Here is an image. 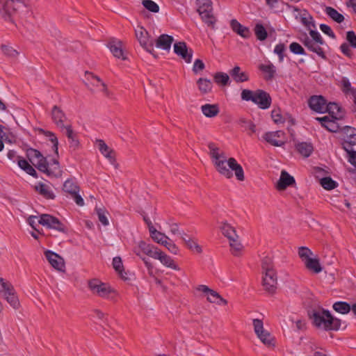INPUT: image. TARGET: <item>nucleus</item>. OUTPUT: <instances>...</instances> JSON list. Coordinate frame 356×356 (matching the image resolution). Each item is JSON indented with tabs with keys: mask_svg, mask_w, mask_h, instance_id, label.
<instances>
[{
	"mask_svg": "<svg viewBox=\"0 0 356 356\" xmlns=\"http://www.w3.org/2000/svg\"><path fill=\"white\" fill-rule=\"evenodd\" d=\"M207 147L211 162L220 175L231 179L234 172L238 181L245 180L243 169L234 157H227L225 151L213 142L209 143Z\"/></svg>",
	"mask_w": 356,
	"mask_h": 356,
	"instance_id": "nucleus-1",
	"label": "nucleus"
},
{
	"mask_svg": "<svg viewBox=\"0 0 356 356\" xmlns=\"http://www.w3.org/2000/svg\"><path fill=\"white\" fill-rule=\"evenodd\" d=\"M26 155L29 161L40 171L45 173L49 177L58 178L62 176L63 170L58 159H53L50 163H48L40 152L33 148L28 149Z\"/></svg>",
	"mask_w": 356,
	"mask_h": 356,
	"instance_id": "nucleus-2",
	"label": "nucleus"
},
{
	"mask_svg": "<svg viewBox=\"0 0 356 356\" xmlns=\"http://www.w3.org/2000/svg\"><path fill=\"white\" fill-rule=\"evenodd\" d=\"M262 285L264 290L273 294L277 285V277L271 258L266 257L261 261Z\"/></svg>",
	"mask_w": 356,
	"mask_h": 356,
	"instance_id": "nucleus-3",
	"label": "nucleus"
},
{
	"mask_svg": "<svg viewBox=\"0 0 356 356\" xmlns=\"http://www.w3.org/2000/svg\"><path fill=\"white\" fill-rule=\"evenodd\" d=\"M310 318L315 326L325 330H337L341 326V321L334 318L328 311L324 309L313 310Z\"/></svg>",
	"mask_w": 356,
	"mask_h": 356,
	"instance_id": "nucleus-4",
	"label": "nucleus"
},
{
	"mask_svg": "<svg viewBox=\"0 0 356 356\" xmlns=\"http://www.w3.org/2000/svg\"><path fill=\"white\" fill-rule=\"evenodd\" d=\"M88 288L93 295L113 302H117L119 297V293L114 289L97 279L88 282Z\"/></svg>",
	"mask_w": 356,
	"mask_h": 356,
	"instance_id": "nucleus-5",
	"label": "nucleus"
},
{
	"mask_svg": "<svg viewBox=\"0 0 356 356\" xmlns=\"http://www.w3.org/2000/svg\"><path fill=\"white\" fill-rule=\"evenodd\" d=\"M197 12L202 22L210 29H215L218 19L213 13L211 1H197Z\"/></svg>",
	"mask_w": 356,
	"mask_h": 356,
	"instance_id": "nucleus-6",
	"label": "nucleus"
},
{
	"mask_svg": "<svg viewBox=\"0 0 356 356\" xmlns=\"http://www.w3.org/2000/svg\"><path fill=\"white\" fill-rule=\"evenodd\" d=\"M159 250V249L158 248L148 244L143 241H139L133 249L134 252L143 261L145 266L149 270V275L152 274L153 265L148 259L143 257L141 254L143 253L153 259H155Z\"/></svg>",
	"mask_w": 356,
	"mask_h": 356,
	"instance_id": "nucleus-7",
	"label": "nucleus"
},
{
	"mask_svg": "<svg viewBox=\"0 0 356 356\" xmlns=\"http://www.w3.org/2000/svg\"><path fill=\"white\" fill-rule=\"evenodd\" d=\"M0 295L14 309L19 308V300L14 286L1 277H0Z\"/></svg>",
	"mask_w": 356,
	"mask_h": 356,
	"instance_id": "nucleus-8",
	"label": "nucleus"
},
{
	"mask_svg": "<svg viewBox=\"0 0 356 356\" xmlns=\"http://www.w3.org/2000/svg\"><path fill=\"white\" fill-rule=\"evenodd\" d=\"M85 84L91 92H102L105 96L110 97L111 92L108 90L106 83L97 76L92 72H86Z\"/></svg>",
	"mask_w": 356,
	"mask_h": 356,
	"instance_id": "nucleus-9",
	"label": "nucleus"
},
{
	"mask_svg": "<svg viewBox=\"0 0 356 356\" xmlns=\"http://www.w3.org/2000/svg\"><path fill=\"white\" fill-rule=\"evenodd\" d=\"M135 35L140 44L146 49L148 52L152 54L154 57L156 55L154 54V41L150 38L149 33L142 26L138 25L134 29Z\"/></svg>",
	"mask_w": 356,
	"mask_h": 356,
	"instance_id": "nucleus-10",
	"label": "nucleus"
},
{
	"mask_svg": "<svg viewBox=\"0 0 356 356\" xmlns=\"http://www.w3.org/2000/svg\"><path fill=\"white\" fill-rule=\"evenodd\" d=\"M26 7L25 1H0V14L6 20H10L13 13L23 11Z\"/></svg>",
	"mask_w": 356,
	"mask_h": 356,
	"instance_id": "nucleus-11",
	"label": "nucleus"
},
{
	"mask_svg": "<svg viewBox=\"0 0 356 356\" xmlns=\"http://www.w3.org/2000/svg\"><path fill=\"white\" fill-rule=\"evenodd\" d=\"M38 223L49 229H54L63 233H67L66 227L56 217L49 214H42Z\"/></svg>",
	"mask_w": 356,
	"mask_h": 356,
	"instance_id": "nucleus-12",
	"label": "nucleus"
},
{
	"mask_svg": "<svg viewBox=\"0 0 356 356\" xmlns=\"http://www.w3.org/2000/svg\"><path fill=\"white\" fill-rule=\"evenodd\" d=\"M263 138L275 147H282L286 143L285 134L282 131H269L264 134Z\"/></svg>",
	"mask_w": 356,
	"mask_h": 356,
	"instance_id": "nucleus-13",
	"label": "nucleus"
},
{
	"mask_svg": "<svg viewBox=\"0 0 356 356\" xmlns=\"http://www.w3.org/2000/svg\"><path fill=\"white\" fill-rule=\"evenodd\" d=\"M300 40L309 51L316 53L323 59L326 58L325 52L321 47V44L315 42L313 40H310V38L306 33L300 38Z\"/></svg>",
	"mask_w": 356,
	"mask_h": 356,
	"instance_id": "nucleus-14",
	"label": "nucleus"
},
{
	"mask_svg": "<svg viewBox=\"0 0 356 356\" xmlns=\"http://www.w3.org/2000/svg\"><path fill=\"white\" fill-rule=\"evenodd\" d=\"M44 255L50 265L54 269L60 272L65 271V261L63 257L51 250H46Z\"/></svg>",
	"mask_w": 356,
	"mask_h": 356,
	"instance_id": "nucleus-15",
	"label": "nucleus"
},
{
	"mask_svg": "<svg viewBox=\"0 0 356 356\" xmlns=\"http://www.w3.org/2000/svg\"><path fill=\"white\" fill-rule=\"evenodd\" d=\"M294 13L295 17L300 19L302 24L309 31L312 30V28H315V23L313 17L307 13V10H300L296 7L292 8Z\"/></svg>",
	"mask_w": 356,
	"mask_h": 356,
	"instance_id": "nucleus-16",
	"label": "nucleus"
},
{
	"mask_svg": "<svg viewBox=\"0 0 356 356\" xmlns=\"http://www.w3.org/2000/svg\"><path fill=\"white\" fill-rule=\"evenodd\" d=\"M97 143L100 152L112 165L115 166V168H118L119 167V164L116 162L115 152L110 148L103 140H97Z\"/></svg>",
	"mask_w": 356,
	"mask_h": 356,
	"instance_id": "nucleus-17",
	"label": "nucleus"
},
{
	"mask_svg": "<svg viewBox=\"0 0 356 356\" xmlns=\"http://www.w3.org/2000/svg\"><path fill=\"white\" fill-rule=\"evenodd\" d=\"M310 108L317 113H324L326 112L327 102L321 95H314L309 99Z\"/></svg>",
	"mask_w": 356,
	"mask_h": 356,
	"instance_id": "nucleus-18",
	"label": "nucleus"
},
{
	"mask_svg": "<svg viewBox=\"0 0 356 356\" xmlns=\"http://www.w3.org/2000/svg\"><path fill=\"white\" fill-rule=\"evenodd\" d=\"M253 102L257 104L260 108L266 109L270 106L271 98L266 92L257 90L255 91Z\"/></svg>",
	"mask_w": 356,
	"mask_h": 356,
	"instance_id": "nucleus-19",
	"label": "nucleus"
},
{
	"mask_svg": "<svg viewBox=\"0 0 356 356\" xmlns=\"http://www.w3.org/2000/svg\"><path fill=\"white\" fill-rule=\"evenodd\" d=\"M174 51L181 56L186 63H190L192 60L193 50L187 48L184 42H179L174 44Z\"/></svg>",
	"mask_w": 356,
	"mask_h": 356,
	"instance_id": "nucleus-20",
	"label": "nucleus"
},
{
	"mask_svg": "<svg viewBox=\"0 0 356 356\" xmlns=\"http://www.w3.org/2000/svg\"><path fill=\"white\" fill-rule=\"evenodd\" d=\"M108 47L115 58H121L122 60L127 59V57L124 55V47L122 41L111 40L108 43Z\"/></svg>",
	"mask_w": 356,
	"mask_h": 356,
	"instance_id": "nucleus-21",
	"label": "nucleus"
},
{
	"mask_svg": "<svg viewBox=\"0 0 356 356\" xmlns=\"http://www.w3.org/2000/svg\"><path fill=\"white\" fill-rule=\"evenodd\" d=\"M51 119L55 124L60 129H63L67 117L63 111L58 106H54L51 112Z\"/></svg>",
	"mask_w": 356,
	"mask_h": 356,
	"instance_id": "nucleus-22",
	"label": "nucleus"
},
{
	"mask_svg": "<svg viewBox=\"0 0 356 356\" xmlns=\"http://www.w3.org/2000/svg\"><path fill=\"white\" fill-rule=\"evenodd\" d=\"M294 183V178L285 170H282L276 187L279 191H283Z\"/></svg>",
	"mask_w": 356,
	"mask_h": 356,
	"instance_id": "nucleus-23",
	"label": "nucleus"
},
{
	"mask_svg": "<svg viewBox=\"0 0 356 356\" xmlns=\"http://www.w3.org/2000/svg\"><path fill=\"white\" fill-rule=\"evenodd\" d=\"M155 259H159L163 265L168 268H170L176 270H179V266L175 264L174 260L160 250H159Z\"/></svg>",
	"mask_w": 356,
	"mask_h": 356,
	"instance_id": "nucleus-24",
	"label": "nucleus"
},
{
	"mask_svg": "<svg viewBox=\"0 0 356 356\" xmlns=\"http://www.w3.org/2000/svg\"><path fill=\"white\" fill-rule=\"evenodd\" d=\"M316 120L319 121L323 127L326 128L330 132H337L340 128L334 120L330 119L328 116L323 118H316Z\"/></svg>",
	"mask_w": 356,
	"mask_h": 356,
	"instance_id": "nucleus-25",
	"label": "nucleus"
},
{
	"mask_svg": "<svg viewBox=\"0 0 356 356\" xmlns=\"http://www.w3.org/2000/svg\"><path fill=\"white\" fill-rule=\"evenodd\" d=\"M173 40L172 36L167 34H162L156 40L155 45L157 48L170 50Z\"/></svg>",
	"mask_w": 356,
	"mask_h": 356,
	"instance_id": "nucleus-26",
	"label": "nucleus"
},
{
	"mask_svg": "<svg viewBox=\"0 0 356 356\" xmlns=\"http://www.w3.org/2000/svg\"><path fill=\"white\" fill-rule=\"evenodd\" d=\"M229 74L236 83H242L249 79L248 74L245 72H243L238 66H235L231 70Z\"/></svg>",
	"mask_w": 356,
	"mask_h": 356,
	"instance_id": "nucleus-27",
	"label": "nucleus"
},
{
	"mask_svg": "<svg viewBox=\"0 0 356 356\" xmlns=\"http://www.w3.org/2000/svg\"><path fill=\"white\" fill-rule=\"evenodd\" d=\"M198 90L202 95L210 93L212 91L213 83L206 78H200L196 81Z\"/></svg>",
	"mask_w": 356,
	"mask_h": 356,
	"instance_id": "nucleus-28",
	"label": "nucleus"
},
{
	"mask_svg": "<svg viewBox=\"0 0 356 356\" xmlns=\"http://www.w3.org/2000/svg\"><path fill=\"white\" fill-rule=\"evenodd\" d=\"M201 111L207 118H214L220 112L218 104H205L201 106Z\"/></svg>",
	"mask_w": 356,
	"mask_h": 356,
	"instance_id": "nucleus-29",
	"label": "nucleus"
},
{
	"mask_svg": "<svg viewBox=\"0 0 356 356\" xmlns=\"http://www.w3.org/2000/svg\"><path fill=\"white\" fill-rule=\"evenodd\" d=\"M230 26L233 31L241 35L244 38H248L250 36V31L247 27L243 26L236 19H232L230 22Z\"/></svg>",
	"mask_w": 356,
	"mask_h": 356,
	"instance_id": "nucleus-30",
	"label": "nucleus"
},
{
	"mask_svg": "<svg viewBox=\"0 0 356 356\" xmlns=\"http://www.w3.org/2000/svg\"><path fill=\"white\" fill-rule=\"evenodd\" d=\"M298 152L303 157H309L314 151V147L311 143L302 142L296 145Z\"/></svg>",
	"mask_w": 356,
	"mask_h": 356,
	"instance_id": "nucleus-31",
	"label": "nucleus"
},
{
	"mask_svg": "<svg viewBox=\"0 0 356 356\" xmlns=\"http://www.w3.org/2000/svg\"><path fill=\"white\" fill-rule=\"evenodd\" d=\"M231 252L234 256L238 257L241 254L243 250V245L239 240L238 235L236 238L234 237L229 240Z\"/></svg>",
	"mask_w": 356,
	"mask_h": 356,
	"instance_id": "nucleus-32",
	"label": "nucleus"
},
{
	"mask_svg": "<svg viewBox=\"0 0 356 356\" xmlns=\"http://www.w3.org/2000/svg\"><path fill=\"white\" fill-rule=\"evenodd\" d=\"M220 229L228 240L234 237L236 238V236H238L235 228L227 222H222L220 223Z\"/></svg>",
	"mask_w": 356,
	"mask_h": 356,
	"instance_id": "nucleus-33",
	"label": "nucleus"
},
{
	"mask_svg": "<svg viewBox=\"0 0 356 356\" xmlns=\"http://www.w3.org/2000/svg\"><path fill=\"white\" fill-rule=\"evenodd\" d=\"M326 112L329 113L335 120L341 118L343 115L341 108L336 103L332 102L327 104Z\"/></svg>",
	"mask_w": 356,
	"mask_h": 356,
	"instance_id": "nucleus-34",
	"label": "nucleus"
},
{
	"mask_svg": "<svg viewBox=\"0 0 356 356\" xmlns=\"http://www.w3.org/2000/svg\"><path fill=\"white\" fill-rule=\"evenodd\" d=\"M207 300L210 303H215L218 305H227V301L223 298L217 291L211 289L207 296Z\"/></svg>",
	"mask_w": 356,
	"mask_h": 356,
	"instance_id": "nucleus-35",
	"label": "nucleus"
},
{
	"mask_svg": "<svg viewBox=\"0 0 356 356\" xmlns=\"http://www.w3.org/2000/svg\"><path fill=\"white\" fill-rule=\"evenodd\" d=\"M257 337L261 340V341L268 347L275 346V339L271 336L269 332L265 329L261 332H259V334H256Z\"/></svg>",
	"mask_w": 356,
	"mask_h": 356,
	"instance_id": "nucleus-36",
	"label": "nucleus"
},
{
	"mask_svg": "<svg viewBox=\"0 0 356 356\" xmlns=\"http://www.w3.org/2000/svg\"><path fill=\"white\" fill-rule=\"evenodd\" d=\"M39 134H43L47 138H49V141H51L53 144V149L55 152V153L58 155V140L54 133L49 131H45L43 129L39 128L37 129Z\"/></svg>",
	"mask_w": 356,
	"mask_h": 356,
	"instance_id": "nucleus-37",
	"label": "nucleus"
},
{
	"mask_svg": "<svg viewBox=\"0 0 356 356\" xmlns=\"http://www.w3.org/2000/svg\"><path fill=\"white\" fill-rule=\"evenodd\" d=\"M149 233L152 238L157 243L163 245L165 239L169 240L168 236L165 234L157 231L153 225L149 224Z\"/></svg>",
	"mask_w": 356,
	"mask_h": 356,
	"instance_id": "nucleus-38",
	"label": "nucleus"
},
{
	"mask_svg": "<svg viewBox=\"0 0 356 356\" xmlns=\"http://www.w3.org/2000/svg\"><path fill=\"white\" fill-rule=\"evenodd\" d=\"M304 264L309 270L315 273H319L323 270L319 259L316 258H311L310 259H307V261H305Z\"/></svg>",
	"mask_w": 356,
	"mask_h": 356,
	"instance_id": "nucleus-39",
	"label": "nucleus"
},
{
	"mask_svg": "<svg viewBox=\"0 0 356 356\" xmlns=\"http://www.w3.org/2000/svg\"><path fill=\"white\" fill-rule=\"evenodd\" d=\"M259 70L265 73V79L266 80H272L275 76L276 70L274 65L271 63H269L268 65L261 64L259 67Z\"/></svg>",
	"mask_w": 356,
	"mask_h": 356,
	"instance_id": "nucleus-40",
	"label": "nucleus"
},
{
	"mask_svg": "<svg viewBox=\"0 0 356 356\" xmlns=\"http://www.w3.org/2000/svg\"><path fill=\"white\" fill-rule=\"evenodd\" d=\"M35 190L43 197H44L47 199H54V195L51 190L50 189V187L47 186V184L40 183L38 185L35 186Z\"/></svg>",
	"mask_w": 356,
	"mask_h": 356,
	"instance_id": "nucleus-41",
	"label": "nucleus"
},
{
	"mask_svg": "<svg viewBox=\"0 0 356 356\" xmlns=\"http://www.w3.org/2000/svg\"><path fill=\"white\" fill-rule=\"evenodd\" d=\"M63 191L72 195L79 193V187L72 179H67L63 184Z\"/></svg>",
	"mask_w": 356,
	"mask_h": 356,
	"instance_id": "nucleus-42",
	"label": "nucleus"
},
{
	"mask_svg": "<svg viewBox=\"0 0 356 356\" xmlns=\"http://www.w3.org/2000/svg\"><path fill=\"white\" fill-rule=\"evenodd\" d=\"M325 13L330 18L338 23H341L344 20L343 15L332 7H326Z\"/></svg>",
	"mask_w": 356,
	"mask_h": 356,
	"instance_id": "nucleus-43",
	"label": "nucleus"
},
{
	"mask_svg": "<svg viewBox=\"0 0 356 356\" xmlns=\"http://www.w3.org/2000/svg\"><path fill=\"white\" fill-rule=\"evenodd\" d=\"M266 4L268 6L270 10L274 13L282 11L284 10V6L289 7V8H293L288 3H284V1H266Z\"/></svg>",
	"mask_w": 356,
	"mask_h": 356,
	"instance_id": "nucleus-44",
	"label": "nucleus"
},
{
	"mask_svg": "<svg viewBox=\"0 0 356 356\" xmlns=\"http://www.w3.org/2000/svg\"><path fill=\"white\" fill-rule=\"evenodd\" d=\"M17 163L19 167L24 170L27 174L33 177H37L35 170L27 162V161L25 159H19Z\"/></svg>",
	"mask_w": 356,
	"mask_h": 356,
	"instance_id": "nucleus-45",
	"label": "nucleus"
},
{
	"mask_svg": "<svg viewBox=\"0 0 356 356\" xmlns=\"http://www.w3.org/2000/svg\"><path fill=\"white\" fill-rule=\"evenodd\" d=\"M238 124L245 130L250 131L249 135L256 132V125L250 120L242 118L238 120Z\"/></svg>",
	"mask_w": 356,
	"mask_h": 356,
	"instance_id": "nucleus-46",
	"label": "nucleus"
},
{
	"mask_svg": "<svg viewBox=\"0 0 356 356\" xmlns=\"http://www.w3.org/2000/svg\"><path fill=\"white\" fill-rule=\"evenodd\" d=\"M333 309L342 314H348L350 310V306L346 302H337L333 305Z\"/></svg>",
	"mask_w": 356,
	"mask_h": 356,
	"instance_id": "nucleus-47",
	"label": "nucleus"
},
{
	"mask_svg": "<svg viewBox=\"0 0 356 356\" xmlns=\"http://www.w3.org/2000/svg\"><path fill=\"white\" fill-rule=\"evenodd\" d=\"M320 184L325 190H332L337 186V183L330 177L321 179Z\"/></svg>",
	"mask_w": 356,
	"mask_h": 356,
	"instance_id": "nucleus-48",
	"label": "nucleus"
},
{
	"mask_svg": "<svg viewBox=\"0 0 356 356\" xmlns=\"http://www.w3.org/2000/svg\"><path fill=\"white\" fill-rule=\"evenodd\" d=\"M342 148L346 152L348 161L356 167V151L349 147L348 145L342 144Z\"/></svg>",
	"mask_w": 356,
	"mask_h": 356,
	"instance_id": "nucleus-49",
	"label": "nucleus"
},
{
	"mask_svg": "<svg viewBox=\"0 0 356 356\" xmlns=\"http://www.w3.org/2000/svg\"><path fill=\"white\" fill-rule=\"evenodd\" d=\"M213 79L217 84L226 86L228 84L229 77L227 74L224 72H217L214 74Z\"/></svg>",
	"mask_w": 356,
	"mask_h": 356,
	"instance_id": "nucleus-50",
	"label": "nucleus"
},
{
	"mask_svg": "<svg viewBox=\"0 0 356 356\" xmlns=\"http://www.w3.org/2000/svg\"><path fill=\"white\" fill-rule=\"evenodd\" d=\"M298 255L305 264V261L312 258L313 252L308 248L302 246L298 248Z\"/></svg>",
	"mask_w": 356,
	"mask_h": 356,
	"instance_id": "nucleus-51",
	"label": "nucleus"
},
{
	"mask_svg": "<svg viewBox=\"0 0 356 356\" xmlns=\"http://www.w3.org/2000/svg\"><path fill=\"white\" fill-rule=\"evenodd\" d=\"M271 117L274 122L276 124L284 123L286 120L285 116L282 115L280 108L273 109L271 112Z\"/></svg>",
	"mask_w": 356,
	"mask_h": 356,
	"instance_id": "nucleus-52",
	"label": "nucleus"
},
{
	"mask_svg": "<svg viewBox=\"0 0 356 356\" xmlns=\"http://www.w3.org/2000/svg\"><path fill=\"white\" fill-rule=\"evenodd\" d=\"M254 33L259 40H264L267 38V31L261 24H257L254 27Z\"/></svg>",
	"mask_w": 356,
	"mask_h": 356,
	"instance_id": "nucleus-53",
	"label": "nucleus"
},
{
	"mask_svg": "<svg viewBox=\"0 0 356 356\" xmlns=\"http://www.w3.org/2000/svg\"><path fill=\"white\" fill-rule=\"evenodd\" d=\"M1 49L5 55L11 58H16L19 54L17 50L13 49L12 47L6 44H2L1 46Z\"/></svg>",
	"mask_w": 356,
	"mask_h": 356,
	"instance_id": "nucleus-54",
	"label": "nucleus"
},
{
	"mask_svg": "<svg viewBox=\"0 0 356 356\" xmlns=\"http://www.w3.org/2000/svg\"><path fill=\"white\" fill-rule=\"evenodd\" d=\"M185 243L190 250L195 251L197 253L200 254L202 252V248L192 238H188V239H186Z\"/></svg>",
	"mask_w": 356,
	"mask_h": 356,
	"instance_id": "nucleus-55",
	"label": "nucleus"
},
{
	"mask_svg": "<svg viewBox=\"0 0 356 356\" xmlns=\"http://www.w3.org/2000/svg\"><path fill=\"white\" fill-rule=\"evenodd\" d=\"M113 268L115 270L116 272H118L119 274L122 275L123 270H124V266L122 264V261L121 257H115L113 259Z\"/></svg>",
	"mask_w": 356,
	"mask_h": 356,
	"instance_id": "nucleus-56",
	"label": "nucleus"
},
{
	"mask_svg": "<svg viewBox=\"0 0 356 356\" xmlns=\"http://www.w3.org/2000/svg\"><path fill=\"white\" fill-rule=\"evenodd\" d=\"M97 214L98 216L99 220L102 222V224L104 226H107L108 225V220L106 216V211L103 209H96Z\"/></svg>",
	"mask_w": 356,
	"mask_h": 356,
	"instance_id": "nucleus-57",
	"label": "nucleus"
},
{
	"mask_svg": "<svg viewBox=\"0 0 356 356\" xmlns=\"http://www.w3.org/2000/svg\"><path fill=\"white\" fill-rule=\"evenodd\" d=\"M142 3L144 8L149 12L156 13L159 11V6L155 1H142Z\"/></svg>",
	"mask_w": 356,
	"mask_h": 356,
	"instance_id": "nucleus-58",
	"label": "nucleus"
},
{
	"mask_svg": "<svg viewBox=\"0 0 356 356\" xmlns=\"http://www.w3.org/2000/svg\"><path fill=\"white\" fill-rule=\"evenodd\" d=\"M165 246L171 253L177 254L179 253L178 247L169 238V240L165 239L164 243L162 245Z\"/></svg>",
	"mask_w": 356,
	"mask_h": 356,
	"instance_id": "nucleus-59",
	"label": "nucleus"
},
{
	"mask_svg": "<svg viewBox=\"0 0 356 356\" xmlns=\"http://www.w3.org/2000/svg\"><path fill=\"white\" fill-rule=\"evenodd\" d=\"M341 83H342V86H343V91L344 92H346V93L350 92L355 97L356 91L351 87V84L348 79L343 78L341 80Z\"/></svg>",
	"mask_w": 356,
	"mask_h": 356,
	"instance_id": "nucleus-60",
	"label": "nucleus"
},
{
	"mask_svg": "<svg viewBox=\"0 0 356 356\" xmlns=\"http://www.w3.org/2000/svg\"><path fill=\"white\" fill-rule=\"evenodd\" d=\"M289 49H290V51L295 54H298V55H305V49L298 42H292L289 46Z\"/></svg>",
	"mask_w": 356,
	"mask_h": 356,
	"instance_id": "nucleus-61",
	"label": "nucleus"
},
{
	"mask_svg": "<svg viewBox=\"0 0 356 356\" xmlns=\"http://www.w3.org/2000/svg\"><path fill=\"white\" fill-rule=\"evenodd\" d=\"M286 50V47L284 44L280 43L275 46L274 49V53L277 54L279 56L280 62H282L284 57V51Z\"/></svg>",
	"mask_w": 356,
	"mask_h": 356,
	"instance_id": "nucleus-62",
	"label": "nucleus"
},
{
	"mask_svg": "<svg viewBox=\"0 0 356 356\" xmlns=\"http://www.w3.org/2000/svg\"><path fill=\"white\" fill-rule=\"evenodd\" d=\"M309 35L311 36L310 40H313L315 42H317L321 45L325 44V41L323 40L321 34L318 31L310 30Z\"/></svg>",
	"mask_w": 356,
	"mask_h": 356,
	"instance_id": "nucleus-63",
	"label": "nucleus"
},
{
	"mask_svg": "<svg viewBox=\"0 0 356 356\" xmlns=\"http://www.w3.org/2000/svg\"><path fill=\"white\" fill-rule=\"evenodd\" d=\"M346 40L352 47L356 48V35L354 31H349L347 32Z\"/></svg>",
	"mask_w": 356,
	"mask_h": 356,
	"instance_id": "nucleus-64",
	"label": "nucleus"
}]
</instances>
